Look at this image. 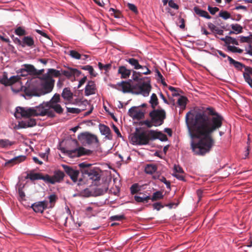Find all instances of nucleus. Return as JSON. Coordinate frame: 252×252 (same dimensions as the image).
<instances>
[{
    "label": "nucleus",
    "mask_w": 252,
    "mask_h": 252,
    "mask_svg": "<svg viewBox=\"0 0 252 252\" xmlns=\"http://www.w3.org/2000/svg\"><path fill=\"white\" fill-rule=\"evenodd\" d=\"M223 117L212 107H208L195 115L190 111L186 115V123L192 141L190 148L194 155L204 156L211 151L215 143L212 135L222 126Z\"/></svg>",
    "instance_id": "nucleus-1"
},
{
    "label": "nucleus",
    "mask_w": 252,
    "mask_h": 252,
    "mask_svg": "<svg viewBox=\"0 0 252 252\" xmlns=\"http://www.w3.org/2000/svg\"><path fill=\"white\" fill-rule=\"evenodd\" d=\"M48 116L50 118H54L55 114L53 111L50 110L46 105V102H43L37 106L32 108H25L17 107L16 109L15 116L16 117H27L31 116Z\"/></svg>",
    "instance_id": "nucleus-2"
},
{
    "label": "nucleus",
    "mask_w": 252,
    "mask_h": 252,
    "mask_svg": "<svg viewBox=\"0 0 252 252\" xmlns=\"http://www.w3.org/2000/svg\"><path fill=\"white\" fill-rule=\"evenodd\" d=\"M55 81V80H50L40 82L38 80H36L32 82L28 87L25 88V94L31 97L33 96H40L49 93L54 88Z\"/></svg>",
    "instance_id": "nucleus-3"
},
{
    "label": "nucleus",
    "mask_w": 252,
    "mask_h": 252,
    "mask_svg": "<svg viewBox=\"0 0 252 252\" xmlns=\"http://www.w3.org/2000/svg\"><path fill=\"white\" fill-rule=\"evenodd\" d=\"M81 169V172L85 176H87L90 180L96 181L100 179L101 170L97 167H92V164L85 162L78 164Z\"/></svg>",
    "instance_id": "nucleus-4"
},
{
    "label": "nucleus",
    "mask_w": 252,
    "mask_h": 252,
    "mask_svg": "<svg viewBox=\"0 0 252 252\" xmlns=\"http://www.w3.org/2000/svg\"><path fill=\"white\" fill-rule=\"evenodd\" d=\"M150 81H139L137 83L132 85L133 94H142L144 96L149 95L151 90Z\"/></svg>",
    "instance_id": "nucleus-5"
},
{
    "label": "nucleus",
    "mask_w": 252,
    "mask_h": 252,
    "mask_svg": "<svg viewBox=\"0 0 252 252\" xmlns=\"http://www.w3.org/2000/svg\"><path fill=\"white\" fill-rule=\"evenodd\" d=\"M152 138L149 134V131L148 133L145 131H136L134 133L131 138V141L136 145H145L148 144Z\"/></svg>",
    "instance_id": "nucleus-6"
},
{
    "label": "nucleus",
    "mask_w": 252,
    "mask_h": 252,
    "mask_svg": "<svg viewBox=\"0 0 252 252\" xmlns=\"http://www.w3.org/2000/svg\"><path fill=\"white\" fill-rule=\"evenodd\" d=\"M152 122L155 126H159L163 123L166 114L164 110L154 109L149 113Z\"/></svg>",
    "instance_id": "nucleus-7"
},
{
    "label": "nucleus",
    "mask_w": 252,
    "mask_h": 252,
    "mask_svg": "<svg viewBox=\"0 0 252 252\" xmlns=\"http://www.w3.org/2000/svg\"><path fill=\"white\" fill-rule=\"evenodd\" d=\"M62 151L63 153H65L67 156L72 158L80 157L85 155H90L92 153L91 150H87L83 147H80L72 150H65L63 148Z\"/></svg>",
    "instance_id": "nucleus-8"
},
{
    "label": "nucleus",
    "mask_w": 252,
    "mask_h": 252,
    "mask_svg": "<svg viewBox=\"0 0 252 252\" xmlns=\"http://www.w3.org/2000/svg\"><path fill=\"white\" fill-rule=\"evenodd\" d=\"M65 177L64 172L60 170H56L53 176L46 174V183L55 184L56 183H61Z\"/></svg>",
    "instance_id": "nucleus-9"
},
{
    "label": "nucleus",
    "mask_w": 252,
    "mask_h": 252,
    "mask_svg": "<svg viewBox=\"0 0 252 252\" xmlns=\"http://www.w3.org/2000/svg\"><path fill=\"white\" fill-rule=\"evenodd\" d=\"M62 166L64 172L70 178L71 180L74 183L78 180V176L80 172L78 170L74 169L73 167L65 165L62 164Z\"/></svg>",
    "instance_id": "nucleus-10"
},
{
    "label": "nucleus",
    "mask_w": 252,
    "mask_h": 252,
    "mask_svg": "<svg viewBox=\"0 0 252 252\" xmlns=\"http://www.w3.org/2000/svg\"><path fill=\"white\" fill-rule=\"evenodd\" d=\"M20 76H12L8 80H7V86H11L15 83H19V87L18 88H15L14 87H11L12 91L14 93H18L23 90L24 91L25 88L26 87H24L22 85V83L20 82Z\"/></svg>",
    "instance_id": "nucleus-11"
},
{
    "label": "nucleus",
    "mask_w": 252,
    "mask_h": 252,
    "mask_svg": "<svg viewBox=\"0 0 252 252\" xmlns=\"http://www.w3.org/2000/svg\"><path fill=\"white\" fill-rule=\"evenodd\" d=\"M78 138L80 140L85 141L89 145L98 143V139L97 136L89 132L82 133L78 135Z\"/></svg>",
    "instance_id": "nucleus-12"
},
{
    "label": "nucleus",
    "mask_w": 252,
    "mask_h": 252,
    "mask_svg": "<svg viewBox=\"0 0 252 252\" xmlns=\"http://www.w3.org/2000/svg\"><path fill=\"white\" fill-rule=\"evenodd\" d=\"M81 73V72L79 70L69 67L64 70H62V74L72 81L75 80V76L78 77Z\"/></svg>",
    "instance_id": "nucleus-13"
},
{
    "label": "nucleus",
    "mask_w": 252,
    "mask_h": 252,
    "mask_svg": "<svg viewBox=\"0 0 252 252\" xmlns=\"http://www.w3.org/2000/svg\"><path fill=\"white\" fill-rule=\"evenodd\" d=\"M126 62H128L133 67V68L135 69H144L145 68L146 71L142 72L143 74L148 75L150 74L151 73V71L148 67L146 66H142L141 65L138 61L137 59L134 58H129L127 59Z\"/></svg>",
    "instance_id": "nucleus-14"
},
{
    "label": "nucleus",
    "mask_w": 252,
    "mask_h": 252,
    "mask_svg": "<svg viewBox=\"0 0 252 252\" xmlns=\"http://www.w3.org/2000/svg\"><path fill=\"white\" fill-rule=\"evenodd\" d=\"M23 66L25 67L24 71L27 72L28 75L37 76L41 75L44 72L43 69L38 70L33 65L30 64H24Z\"/></svg>",
    "instance_id": "nucleus-15"
},
{
    "label": "nucleus",
    "mask_w": 252,
    "mask_h": 252,
    "mask_svg": "<svg viewBox=\"0 0 252 252\" xmlns=\"http://www.w3.org/2000/svg\"><path fill=\"white\" fill-rule=\"evenodd\" d=\"M128 115L133 119L140 120L144 117V113L141 110H137L136 107H132L128 112Z\"/></svg>",
    "instance_id": "nucleus-16"
},
{
    "label": "nucleus",
    "mask_w": 252,
    "mask_h": 252,
    "mask_svg": "<svg viewBox=\"0 0 252 252\" xmlns=\"http://www.w3.org/2000/svg\"><path fill=\"white\" fill-rule=\"evenodd\" d=\"M149 134L152 140L158 139L161 141H166L168 139L167 136L160 131L150 130H149Z\"/></svg>",
    "instance_id": "nucleus-17"
},
{
    "label": "nucleus",
    "mask_w": 252,
    "mask_h": 252,
    "mask_svg": "<svg viewBox=\"0 0 252 252\" xmlns=\"http://www.w3.org/2000/svg\"><path fill=\"white\" fill-rule=\"evenodd\" d=\"M47 207V202L46 201L35 202L32 205V208L36 213H42Z\"/></svg>",
    "instance_id": "nucleus-18"
},
{
    "label": "nucleus",
    "mask_w": 252,
    "mask_h": 252,
    "mask_svg": "<svg viewBox=\"0 0 252 252\" xmlns=\"http://www.w3.org/2000/svg\"><path fill=\"white\" fill-rule=\"evenodd\" d=\"M174 172L172 175L181 181H185L184 176L183 175L184 172L182 168L179 165H175L174 166Z\"/></svg>",
    "instance_id": "nucleus-19"
},
{
    "label": "nucleus",
    "mask_w": 252,
    "mask_h": 252,
    "mask_svg": "<svg viewBox=\"0 0 252 252\" xmlns=\"http://www.w3.org/2000/svg\"><path fill=\"white\" fill-rule=\"evenodd\" d=\"M95 84L93 81H90L88 82L85 89V94L86 96H89L95 93Z\"/></svg>",
    "instance_id": "nucleus-20"
},
{
    "label": "nucleus",
    "mask_w": 252,
    "mask_h": 252,
    "mask_svg": "<svg viewBox=\"0 0 252 252\" xmlns=\"http://www.w3.org/2000/svg\"><path fill=\"white\" fill-rule=\"evenodd\" d=\"M135 200L138 203H147L151 197L143 192H139L138 195L134 196Z\"/></svg>",
    "instance_id": "nucleus-21"
},
{
    "label": "nucleus",
    "mask_w": 252,
    "mask_h": 252,
    "mask_svg": "<svg viewBox=\"0 0 252 252\" xmlns=\"http://www.w3.org/2000/svg\"><path fill=\"white\" fill-rule=\"evenodd\" d=\"M118 85L122 87L123 93H131L133 94L132 85H131L128 82L123 81L120 83H118Z\"/></svg>",
    "instance_id": "nucleus-22"
},
{
    "label": "nucleus",
    "mask_w": 252,
    "mask_h": 252,
    "mask_svg": "<svg viewBox=\"0 0 252 252\" xmlns=\"http://www.w3.org/2000/svg\"><path fill=\"white\" fill-rule=\"evenodd\" d=\"M46 178V174L45 175H43L42 174L39 173H30L29 174H28L27 176V178L30 179L32 181H34L37 180H43L45 182Z\"/></svg>",
    "instance_id": "nucleus-23"
},
{
    "label": "nucleus",
    "mask_w": 252,
    "mask_h": 252,
    "mask_svg": "<svg viewBox=\"0 0 252 252\" xmlns=\"http://www.w3.org/2000/svg\"><path fill=\"white\" fill-rule=\"evenodd\" d=\"M118 72L121 75V78L126 79L130 75L131 70L127 69L125 66H120Z\"/></svg>",
    "instance_id": "nucleus-24"
},
{
    "label": "nucleus",
    "mask_w": 252,
    "mask_h": 252,
    "mask_svg": "<svg viewBox=\"0 0 252 252\" xmlns=\"http://www.w3.org/2000/svg\"><path fill=\"white\" fill-rule=\"evenodd\" d=\"M61 95L65 100L69 101L72 99L73 94L71 92L70 88L67 87L63 89Z\"/></svg>",
    "instance_id": "nucleus-25"
},
{
    "label": "nucleus",
    "mask_w": 252,
    "mask_h": 252,
    "mask_svg": "<svg viewBox=\"0 0 252 252\" xmlns=\"http://www.w3.org/2000/svg\"><path fill=\"white\" fill-rule=\"evenodd\" d=\"M99 129L102 134L105 135L107 139H112L111 130L108 126H106L104 125H100Z\"/></svg>",
    "instance_id": "nucleus-26"
},
{
    "label": "nucleus",
    "mask_w": 252,
    "mask_h": 252,
    "mask_svg": "<svg viewBox=\"0 0 252 252\" xmlns=\"http://www.w3.org/2000/svg\"><path fill=\"white\" fill-rule=\"evenodd\" d=\"M228 60L230 64L233 65L235 68L238 70H242L243 68H245V65L242 63L234 60L230 57H228Z\"/></svg>",
    "instance_id": "nucleus-27"
},
{
    "label": "nucleus",
    "mask_w": 252,
    "mask_h": 252,
    "mask_svg": "<svg viewBox=\"0 0 252 252\" xmlns=\"http://www.w3.org/2000/svg\"><path fill=\"white\" fill-rule=\"evenodd\" d=\"M158 170V166L153 164H147L144 169L145 172L147 174L152 175Z\"/></svg>",
    "instance_id": "nucleus-28"
},
{
    "label": "nucleus",
    "mask_w": 252,
    "mask_h": 252,
    "mask_svg": "<svg viewBox=\"0 0 252 252\" xmlns=\"http://www.w3.org/2000/svg\"><path fill=\"white\" fill-rule=\"evenodd\" d=\"M20 125L23 128L32 127L36 125V121L34 119H28L27 120L21 122Z\"/></svg>",
    "instance_id": "nucleus-29"
},
{
    "label": "nucleus",
    "mask_w": 252,
    "mask_h": 252,
    "mask_svg": "<svg viewBox=\"0 0 252 252\" xmlns=\"http://www.w3.org/2000/svg\"><path fill=\"white\" fill-rule=\"evenodd\" d=\"M193 10L196 14L201 17L206 18L208 19L211 18V17L207 11L200 9L198 6H195L193 8Z\"/></svg>",
    "instance_id": "nucleus-30"
},
{
    "label": "nucleus",
    "mask_w": 252,
    "mask_h": 252,
    "mask_svg": "<svg viewBox=\"0 0 252 252\" xmlns=\"http://www.w3.org/2000/svg\"><path fill=\"white\" fill-rule=\"evenodd\" d=\"M61 101L60 95L58 94H55L50 101L46 102V106L58 104L57 103Z\"/></svg>",
    "instance_id": "nucleus-31"
},
{
    "label": "nucleus",
    "mask_w": 252,
    "mask_h": 252,
    "mask_svg": "<svg viewBox=\"0 0 252 252\" xmlns=\"http://www.w3.org/2000/svg\"><path fill=\"white\" fill-rule=\"evenodd\" d=\"M34 40L31 36H25L22 40V47H24L26 46L32 47L34 45Z\"/></svg>",
    "instance_id": "nucleus-32"
},
{
    "label": "nucleus",
    "mask_w": 252,
    "mask_h": 252,
    "mask_svg": "<svg viewBox=\"0 0 252 252\" xmlns=\"http://www.w3.org/2000/svg\"><path fill=\"white\" fill-rule=\"evenodd\" d=\"M26 157L24 156H18L11 159L6 162V164H11L14 165L25 160Z\"/></svg>",
    "instance_id": "nucleus-33"
},
{
    "label": "nucleus",
    "mask_w": 252,
    "mask_h": 252,
    "mask_svg": "<svg viewBox=\"0 0 252 252\" xmlns=\"http://www.w3.org/2000/svg\"><path fill=\"white\" fill-rule=\"evenodd\" d=\"M208 28L212 31V32L216 33L219 35H223V31L220 29L218 27H216L212 23L208 24Z\"/></svg>",
    "instance_id": "nucleus-34"
},
{
    "label": "nucleus",
    "mask_w": 252,
    "mask_h": 252,
    "mask_svg": "<svg viewBox=\"0 0 252 252\" xmlns=\"http://www.w3.org/2000/svg\"><path fill=\"white\" fill-rule=\"evenodd\" d=\"M220 40L225 42L227 44L232 43L236 45H239L238 42L237 40L231 36H226L225 37L221 38Z\"/></svg>",
    "instance_id": "nucleus-35"
},
{
    "label": "nucleus",
    "mask_w": 252,
    "mask_h": 252,
    "mask_svg": "<svg viewBox=\"0 0 252 252\" xmlns=\"http://www.w3.org/2000/svg\"><path fill=\"white\" fill-rule=\"evenodd\" d=\"M151 105V107L153 109H155L156 107L158 104V100L156 94H152L149 101Z\"/></svg>",
    "instance_id": "nucleus-36"
},
{
    "label": "nucleus",
    "mask_w": 252,
    "mask_h": 252,
    "mask_svg": "<svg viewBox=\"0 0 252 252\" xmlns=\"http://www.w3.org/2000/svg\"><path fill=\"white\" fill-rule=\"evenodd\" d=\"M49 109L50 110L51 108L53 109L55 112L59 114H61L63 113V109L60 104H55L49 105L48 106Z\"/></svg>",
    "instance_id": "nucleus-37"
},
{
    "label": "nucleus",
    "mask_w": 252,
    "mask_h": 252,
    "mask_svg": "<svg viewBox=\"0 0 252 252\" xmlns=\"http://www.w3.org/2000/svg\"><path fill=\"white\" fill-rule=\"evenodd\" d=\"M142 74H143L142 73V72H137L136 71H133V74H132V79L134 81H137V83L139 82V81H143L144 80V78H140Z\"/></svg>",
    "instance_id": "nucleus-38"
},
{
    "label": "nucleus",
    "mask_w": 252,
    "mask_h": 252,
    "mask_svg": "<svg viewBox=\"0 0 252 252\" xmlns=\"http://www.w3.org/2000/svg\"><path fill=\"white\" fill-rule=\"evenodd\" d=\"M80 194L81 196L86 197L93 196V191L92 189L86 188L80 192Z\"/></svg>",
    "instance_id": "nucleus-39"
},
{
    "label": "nucleus",
    "mask_w": 252,
    "mask_h": 252,
    "mask_svg": "<svg viewBox=\"0 0 252 252\" xmlns=\"http://www.w3.org/2000/svg\"><path fill=\"white\" fill-rule=\"evenodd\" d=\"M163 198V195H162V192L160 191H157L153 193V196L151 199L152 201H155L158 200L162 199Z\"/></svg>",
    "instance_id": "nucleus-40"
},
{
    "label": "nucleus",
    "mask_w": 252,
    "mask_h": 252,
    "mask_svg": "<svg viewBox=\"0 0 252 252\" xmlns=\"http://www.w3.org/2000/svg\"><path fill=\"white\" fill-rule=\"evenodd\" d=\"M48 72L50 74L51 77H58L62 74V72L60 70H56L53 68L48 69Z\"/></svg>",
    "instance_id": "nucleus-41"
},
{
    "label": "nucleus",
    "mask_w": 252,
    "mask_h": 252,
    "mask_svg": "<svg viewBox=\"0 0 252 252\" xmlns=\"http://www.w3.org/2000/svg\"><path fill=\"white\" fill-rule=\"evenodd\" d=\"M109 11L110 12H113V13H112L111 15L114 16L116 18H120L123 17L121 12L119 10L115 9L113 8H110Z\"/></svg>",
    "instance_id": "nucleus-42"
},
{
    "label": "nucleus",
    "mask_w": 252,
    "mask_h": 252,
    "mask_svg": "<svg viewBox=\"0 0 252 252\" xmlns=\"http://www.w3.org/2000/svg\"><path fill=\"white\" fill-rule=\"evenodd\" d=\"M231 27L236 32V33H240L243 32V28L240 25L237 24H232Z\"/></svg>",
    "instance_id": "nucleus-43"
},
{
    "label": "nucleus",
    "mask_w": 252,
    "mask_h": 252,
    "mask_svg": "<svg viewBox=\"0 0 252 252\" xmlns=\"http://www.w3.org/2000/svg\"><path fill=\"white\" fill-rule=\"evenodd\" d=\"M15 33L19 36H23L27 34V32L22 27H18L15 30Z\"/></svg>",
    "instance_id": "nucleus-44"
},
{
    "label": "nucleus",
    "mask_w": 252,
    "mask_h": 252,
    "mask_svg": "<svg viewBox=\"0 0 252 252\" xmlns=\"http://www.w3.org/2000/svg\"><path fill=\"white\" fill-rule=\"evenodd\" d=\"M12 144H13V143L7 139L0 140V148H5L8 146H11Z\"/></svg>",
    "instance_id": "nucleus-45"
},
{
    "label": "nucleus",
    "mask_w": 252,
    "mask_h": 252,
    "mask_svg": "<svg viewBox=\"0 0 252 252\" xmlns=\"http://www.w3.org/2000/svg\"><path fill=\"white\" fill-rule=\"evenodd\" d=\"M188 99L186 97L182 96L178 100V104L182 107H185Z\"/></svg>",
    "instance_id": "nucleus-46"
},
{
    "label": "nucleus",
    "mask_w": 252,
    "mask_h": 252,
    "mask_svg": "<svg viewBox=\"0 0 252 252\" xmlns=\"http://www.w3.org/2000/svg\"><path fill=\"white\" fill-rule=\"evenodd\" d=\"M227 49L229 51L233 53H242L243 51V50L240 48L231 45H228L227 47Z\"/></svg>",
    "instance_id": "nucleus-47"
},
{
    "label": "nucleus",
    "mask_w": 252,
    "mask_h": 252,
    "mask_svg": "<svg viewBox=\"0 0 252 252\" xmlns=\"http://www.w3.org/2000/svg\"><path fill=\"white\" fill-rule=\"evenodd\" d=\"M39 79L41 81H42V82L49 81L50 80H55L52 78L48 71L46 74H44L42 77H39Z\"/></svg>",
    "instance_id": "nucleus-48"
},
{
    "label": "nucleus",
    "mask_w": 252,
    "mask_h": 252,
    "mask_svg": "<svg viewBox=\"0 0 252 252\" xmlns=\"http://www.w3.org/2000/svg\"><path fill=\"white\" fill-rule=\"evenodd\" d=\"M93 191V196H99L104 193V190L100 188H95L92 189Z\"/></svg>",
    "instance_id": "nucleus-49"
},
{
    "label": "nucleus",
    "mask_w": 252,
    "mask_h": 252,
    "mask_svg": "<svg viewBox=\"0 0 252 252\" xmlns=\"http://www.w3.org/2000/svg\"><path fill=\"white\" fill-rule=\"evenodd\" d=\"M98 66L100 70L104 69L105 71H108L110 69L111 64L110 63H108L104 65L101 63L99 62L98 63Z\"/></svg>",
    "instance_id": "nucleus-50"
},
{
    "label": "nucleus",
    "mask_w": 252,
    "mask_h": 252,
    "mask_svg": "<svg viewBox=\"0 0 252 252\" xmlns=\"http://www.w3.org/2000/svg\"><path fill=\"white\" fill-rule=\"evenodd\" d=\"M69 55L73 58L76 59H81V55L75 50H71L69 51Z\"/></svg>",
    "instance_id": "nucleus-51"
},
{
    "label": "nucleus",
    "mask_w": 252,
    "mask_h": 252,
    "mask_svg": "<svg viewBox=\"0 0 252 252\" xmlns=\"http://www.w3.org/2000/svg\"><path fill=\"white\" fill-rule=\"evenodd\" d=\"M125 219L124 215H114L110 218L111 221L121 220Z\"/></svg>",
    "instance_id": "nucleus-52"
},
{
    "label": "nucleus",
    "mask_w": 252,
    "mask_h": 252,
    "mask_svg": "<svg viewBox=\"0 0 252 252\" xmlns=\"http://www.w3.org/2000/svg\"><path fill=\"white\" fill-rule=\"evenodd\" d=\"M219 16L222 17L225 20L230 18V14L226 11H221L219 13Z\"/></svg>",
    "instance_id": "nucleus-53"
},
{
    "label": "nucleus",
    "mask_w": 252,
    "mask_h": 252,
    "mask_svg": "<svg viewBox=\"0 0 252 252\" xmlns=\"http://www.w3.org/2000/svg\"><path fill=\"white\" fill-rule=\"evenodd\" d=\"M243 76L247 83L249 84L250 87L252 88V79L247 73H243Z\"/></svg>",
    "instance_id": "nucleus-54"
},
{
    "label": "nucleus",
    "mask_w": 252,
    "mask_h": 252,
    "mask_svg": "<svg viewBox=\"0 0 252 252\" xmlns=\"http://www.w3.org/2000/svg\"><path fill=\"white\" fill-rule=\"evenodd\" d=\"M139 190L138 185L137 184H134L130 187V191L132 195L137 193Z\"/></svg>",
    "instance_id": "nucleus-55"
},
{
    "label": "nucleus",
    "mask_w": 252,
    "mask_h": 252,
    "mask_svg": "<svg viewBox=\"0 0 252 252\" xmlns=\"http://www.w3.org/2000/svg\"><path fill=\"white\" fill-rule=\"evenodd\" d=\"M168 89L172 92V96H175L179 95V94L178 93V91L179 90V89L174 88L172 86H169Z\"/></svg>",
    "instance_id": "nucleus-56"
},
{
    "label": "nucleus",
    "mask_w": 252,
    "mask_h": 252,
    "mask_svg": "<svg viewBox=\"0 0 252 252\" xmlns=\"http://www.w3.org/2000/svg\"><path fill=\"white\" fill-rule=\"evenodd\" d=\"M67 111L71 113L79 114L81 112V110L78 108L67 107Z\"/></svg>",
    "instance_id": "nucleus-57"
},
{
    "label": "nucleus",
    "mask_w": 252,
    "mask_h": 252,
    "mask_svg": "<svg viewBox=\"0 0 252 252\" xmlns=\"http://www.w3.org/2000/svg\"><path fill=\"white\" fill-rule=\"evenodd\" d=\"M127 6L128 7V8L130 10H131L132 12H133L134 13H138V10H137V8L136 7V6L132 4V3H128L127 4Z\"/></svg>",
    "instance_id": "nucleus-58"
},
{
    "label": "nucleus",
    "mask_w": 252,
    "mask_h": 252,
    "mask_svg": "<svg viewBox=\"0 0 252 252\" xmlns=\"http://www.w3.org/2000/svg\"><path fill=\"white\" fill-rule=\"evenodd\" d=\"M208 10L211 14L214 15L217 12L219 11V8L217 7H212L210 6H208Z\"/></svg>",
    "instance_id": "nucleus-59"
},
{
    "label": "nucleus",
    "mask_w": 252,
    "mask_h": 252,
    "mask_svg": "<svg viewBox=\"0 0 252 252\" xmlns=\"http://www.w3.org/2000/svg\"><path fill=\"white\" fill-rule=\"evenodd\" d=\"M252 39L251 34L249 36H240V41L241 42H250L251 41Z\"/></svg>",
    "instance_id": "nucleus-60"
},
{
    "label": "nucleus",
    "mask_w": 252,
    "mask_h": 252,
    "mask_svg": "<svg viewBox=\"0 0 252 252\" xmlns=\"http://www.w3.org/2000/svg\"><path fill=\"white\" fill-rule=\"evenodd\" d=\"M58 197L57 195L55 194H53L50 195L49 196V202L52 204H54L57 201Z\"/></svg>",
    "instance_id": "nucleus-61"
},
{
    "label": "nucleus",
    "mask_w": 252,
    "mask_h": 252,
    "mask_svg": "<svg viewBox=\"0 0 252 252\" xmlns=\"http://www.w3.org/2000/svg\"><path fill=\"white\" fill-rule=\"evenodd\" d=\"M159 180L161 182L164 183L166 185L167 188H170V182L169 181H167L164 177L161 176V177H160Z\"/></svg>",
    "instance_id": "nucleus-62"
},
{
    "label": "nucleus",
    "mask_w": 252,
    "mask_h": 252,
    "mask_svg": "<svg viewBox=\"0 0 252 252\" xmlns=\"http://www.w3.org/2000/svg\"><path fill=\"white\" fill-rule=\"evenodd\" d=\"M168 5L170 7L175 9L177 10L179 9V6L174 2L173 0H169L168 1Z\"/></svg>",
    "instance_id": "nucleus-63"
},
{
    "label": "nucleus",
    "mask_w": 252,
    "mask_h": 252,
    "mask_svg": "<svg viewBox=\"0 0 252 252\" xmlns=\"http://www.w3.org/2000/svg\"><path fill=\"white\" fill-rule=\"evenodd\" d=\"M9 79H8L7 75L5 73L3 75V77L2 79L0 80V82L2 84L5 85V86H7V80H8Z\"/></svg>",
    "instance_id": "nucleus-64"
}]
</instances>
